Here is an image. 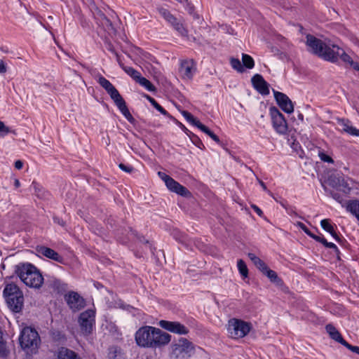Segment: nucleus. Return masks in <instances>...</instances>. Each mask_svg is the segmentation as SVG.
Listing matches in <instances>:
<instances>
[{
  "instance_id": "nucleus-31",
  "label": "nucleus",
  "mask_w": 359,
  "mask_h": 359,
  "mask_svg": "<svg viewBox=\"0 0 359 359\" xmlns=\"http://www.w3.org/2000/svg\"><path fill=\"white\" fill-rule=\"evenodd\" d=\"M237 267L242 277L245 278L248 276V269L243 259H238L237 261Z\"/></svg>"
},
{
  "instance_id": "nucleus-20",
  "label": "nucleus",
  "mask_w": 359,
  "mask_h": 359,
  "mask_svg": "<svg viewBox=\"0 0 359 359\" xmlns=\"http://www.w3.org/2000/svg\"><path fill=\"white\" fill-rule=\"evenodd\" d=\"M195 71L196 68L193 60H184L181 62L180 72L183 78L191 79Z\"/></svg>"
},
{
  "instance_id": "nucleus-48",
  "label": "nucleus",
  "mask_w": 359,
  "mask_h": 359,
  "mask_svg": "<svg viewBox=\"0 0 359 359\" xmlns=\"http://www.w3.org/2000/svg\"><path fill=\"white\" fill-rule=\"evenodd\" d=\"M348 349L352 351L353 353H355L358 355H359V346H353L350 344L348 347Z\"/></svg>"
},
{
  "instance_id": "nucleus-22",
  "label": "nucleus",
  "mask_w": 359,
  "mask_h": 359,
  "mask_svg": "<svg viewBox=\"0 0 359 359\" xmlns=\"http://www.w3.org/2000/svg\"><path fill=\"white\" fill-rule=\"evenodd\" d=\"M337 123L341 127L342 132L352 136L359 137V130L351 125L350 120L347 118H337Z\"/></svg>"
},
{
  "instance_id": "nucleus-38",
  "label": "nucleus",
  "mask_w": 359,
  "mask_h": 359,
  "mask_svg": "<svg viewBox=\"0 0 359 359\" xmlns=\"http://www.w3.org/2000/svg\"><path fill=\"white\" fill-rule=\"evenodd\" d=\"M191 140L192 142L198 148H199L201 149H205V146H204L203 143L202 142V141L200 140V138L198 136L193 135L192 137H191Z\"/></svg>"
},
{
  "instance_id": "nucleus-27",
  "label": "nucleus",
  "mask_w": 359,
  "mask_h": 359,
  "mask_svg": "<svg viewBox=\"0 0 359 359\" xmlns=\"http://www.w3.org/2000/svg\"><path fill=\"white\" fill-rule=\"evenodd\" d=\"M198 129H200L202 132L208 135L212 140H214L217 144L220 143L219 138L217 135H215L212 130H210L207 126H205L201 122H198Z\"/></svg>"
},
{
  "instance_id": "nucleus-50",
  "label": "nucleus",
  "mask_w": 359,
  "mask_h": 359,
  "mask_svg": "<svg viewBox=\"0 0 359 359\" xmlns=\"http://www.w3.org/2000/svg\"><path fill=\"white\" fill-rule=\"evenodd\" d=\"M142 242H144L146 244H148V247H149V249L150 250L152 254L154 253V248H152V245L150 244V243L149 242V241L147 240H145L144 238H143V241H142Z\"/></svg>"
},
{
  "instance_id": "nucleus-10",
  "label": "nucleus",
  "mask_w": 359,
  "mask_h": 359,
  "mask_svg": "<svg viewBox=\"0 0 359 359\" xmlns=\"http://www.w3.org/2000/svg\"><path fill=\"white\" fill-rule=\"evenodd\" d=\"M95 312L88 309L82 312L79 317V323L82 333L85 335L90 334L95 324Z\"/></svg>"
},
{
  "instance_id": "nucleus-13",
  "label": "nucleus",
  "mask_w": 359,
  "mask_h": 359,
  "mask_svg": "<svg viewBox=\"0 0 359 359\" xmlns=\"http://www.w3.org/2000/svg\"><path fill=\"white\" fill-rule=\"evenodd\" d=\"M158 12L181 35L186 36L187 34V30L184 25L168 10L161 8L158 10Z\"/></svg>"
},
{
  "instance_id": "nucleus-36",
  "label": "nucleus",
  "mask_w": 359,
  "mask_h": 359,
  "mask_svg": "<svg viewBox=\"0 0 359 359\" xmlns=\"http://www.w3.org/2000/svg\"><path fill=\"white\" fill-rule=\"evenodd\" d=\"M298 226L302 230L304 231V232L308 235L309 237L312 238L313 239H314L315 241L318 238V235H316L315 233H312L306 226L304 224L302 223V222H299L298 223Z\"/></svg>"
},
{
  "instance_id": "nucleus-16",
  "label": "nucleus",
  "mask_w": 359,
  "mask_h": 359,
  "mask_svg": "<svg viewBox=\"0 0 359 359\" xmlns=\"http://www.w3.org/2000/svg\"><path fill=\"white\" fill-rule=\"evenodd\" d=\"M251 82L253 88L261 95H268L270 93L269 85L264 80L261 74H256L252 79Z\"/></svg>"
},
{
  "instance_id": "nucleus-47",
  "label": "nucleus",
  "mask_w": 359,
  "mask_h": 359,
  "mask_svg": "<svg viewBox=\"0 0 359 359\" xmlns=\"http://www.w3.org/2000/svg\"><path fill=\"white\" fill-rule=\"evenodd\" d=\"M7 71L6 65L5 62L0 59V74H4Z\"/></svg>"
},
{
  "instance_id": "nucleus-1",
  "label": "nucleus",
  "mask_w": 359,
  "mask_h": 359,
  "mask_svg": "<svg viewBox=\"0 0 359 359\" xmlns=\"http://www.w3.org/2000/svg\"><path fill=\"white\" fill-rule=\"evenodd\" d=\"M306 44L309 50L325 61L337 63L340 58L348 64L353 69L358 62H354L345 50L335 44H327L325 42L311 34H307Z\"/></svg>"
},
{
  "instance_id": "nucleus-15",
  "label": "nucleus",
  "mask_w": 359,
  "mask_h": 359,
  "mask_svg": "<svg viewBox=\"0 0 359 359\" xmlns=\"http://www.w3.org/2000/svg\"><path fill=\"white\" fill-rule=\"evenodd\" d=\"M328 184L337 190L344 192L345 194H350L351 188L346 180L339 175H331L328 178Z\"/></svg>"
},
{
  "instance_id": "nucleus-42",
  "label": "nucleus",
  "mask_w": 359,
  "mask_h": 359,
  "mask_svg": "<svg viewBox=\"0 0 359 359\" xmlns=\"http://www.w3.org/2000/svg\"><path fill=\"white\" fill-rule=\"evenodd\" d=\"M263 274L266 272V271L269 269L266 264L260 259L255 266Z\"/></svg>"
},
{
  "instance_id": "nucleus-51",
  "label": "nucleus",
  "mask_w": 359,
  "mask_h": 359,
  "mask_svg": "<svg viewBox=\"0 0 359 359\" xmlns=\"http://www.w3.org/2000/svg\"><path fill=\"white\" fill-rule=\"evenodd\" d=\"M6 342L4 339V332L2 331L1 327H0V344Z\"/></svg>"
},
{
  "instance_id": "nucleus-53",
  "label": "nucleus",
  "mask_w": 359,
  "mask_h": 359,
  "mask_svg": "<svg viewBox=\"0 0 359 359\" xmlns=\"http://www.w3.org/2000/svg\"><path fill=\"white\" fill-rule=\"evenodd\" d=\"M108 50L110 52H111L112 53H114V55H116V53H117L111 44H109Z\"/></svg>"
},
{
  "instance_id": "nucleus-54",
  "label": "nucleus",
  "mask_w": 359,
  "mask_h": 359,
  "mask_svg": "<svg viewBox=\"0 0 359 359\" xmlns=\"http://www.w3.org/2000/svg\"><path fill=\"white\" fill-rule=\"evenodd\" d=\"M14 186H15V187L16 189L19 188L20 187V182L18 179H15V180H14Z\"/></svg>"
},
{
  "instance_id": "nucleus-57",
  "label": "nucleus",
  "mask_w": 359,
  "mask_h": 359,
  "mask_svg": "<svg viewBox=\"0 0 359 359\" xmlns=\"http://www.w3.org/2000/svg\"><path fill=\"white\" fill-rule=\"evenodd\" d=\"M38 184L35 182H33L32 184V186L34 187V189L35 190H36V187H37Z\"/></svg>"
},
{
  "instance_id": "nucleus-7",
  "label": "nucleus",
  "mask_w": 359,
  "mask_h": 359,
  "mask_svg": "<svg viewBox=\"0 0 359 359\" xmlns=\"http://www.w3.org/2000/svg\"><path fill=\"white\" fill-rule=\"evenodd\" d=\"M252 328V324L238 318H231L228 321L227 331L234 339H241L248 334Z\"/></svg>"
},
{
  "instance_id": "nucleus-49",
  "label": "nucleus",
  "mask_w": 359,
  "mask_h": 359,
  "mask_svg": "<svg viewBox=\"0 0 359 359\" xmlns=\"http://www.w3.org/2000/svg\"><path fill=\"white\" fill-rule=\"evenodd\" d=\"M23 167V162L20 160H18L15 162V168L18 170L22 169Z\"/></svg>"
},
{
  "instance_id": "nucleus-40",
  "label": "nucleus",
  "mask_w": 359,
  "mask_h": 359,
  "mask_svg": "<svg viewBox=\"0 0 359 359\" xmlns=\"http://www.w3.org/2000/svg\"><path fill=\"white\" fill-rule=\"evenodd\" d=\"M330 194L335 201L341 204L342 206H344V205L343 204V203L344 202L343 197L339 193L335 192L334 191H330Z\"/></svg>"
},
{
  "instance_id": "nucleus-32",
  "label": "nucleus",
  "mask_w": 359,
  "mask_h": 359,
  "mask_svg": "<svg viewBox=\"0 0 359 359\" xmlns=\"http://www.w3.org/2000/svg\"><path fill=\"white\" fill-rule=\"evenodd\" d=\"M242 65L248 69H252L255 66V61L253 58L248 54H242Z\"/></svg>"
},
{
  "instance_id": "nucleus-26",
  "label": "nucleus",
  "mask_w": 359,
  "mask_h": 359,
  "mask_svg": "<svg viewBox=\"0 0 359 359\" xmlns=\"http://www.w3.org/2000/svg\"><path fill=\"white\" fill-rule=\"evenodd\" d=\"M316 241L322 243L327 248L332 249L335 254L341 255V252L337 246L333 243L327 242V241L323 237V235L318 236Z\"/></svg>"
},
{
  "instance_id": "nucleus-18",
  "label": "nucleus",
  "mask_w": 359,
  "mask_h": 359,
  "mask_svg": "<svg viewBox=\"0 0 359 359\" xmlns=\"http://www.w3.org/2000/svg\"><path fill=\"white\" fill-rule=\"evenodd\" d=\"M54 355L55 359H83L78 353L65 346L59 347Z\"/></svg>"
},
{
  "instance_id": "nucleus-37",
  "label": "nucleus",
  "mask_w": 359,
  "mask_h": 359,
  "mask_svg": "<svg viewBox=\"0 0 359 359\" xmlns=\"http://www.w3.org/2000/svg\"><path fill=\"white\" fill-rule=\"evenodd\" d=\"M103 20L104 21V25H106L108 32L116 33V29L114 27L111 21L109 18H107L104 15H103Z\"/></svg>"
},
{
  "instance_id": "nucleus-12",
  "label": "nucleus",
  "mask_w": 359,
  "mask_h": 359,
  "mask_svg": "<svg viewBox=\"0 0 359 359\" xmlns=\"http://www.w3.org/2000/svg\"><path fill=\"white\" fill-rule=\"evenodd\" d=\"M65 300L73 311H78L86 306L85 299L79 293L74 291L65 294Z\"/></svg>"
},
{
  "instance_id": "nucleus-23",
  "label": "nucleus",
  "mask_w": 359,
  "mask_h": 359,
  "mask_svg": "<svg viewBox=\"0 0 359 359\" xmlns=\"http://www.w3.org/2000/svg\"><path fill=\"white\" fill-rule=\"evenodd\" d=\"M320 226L323 230L328 232L334 238V239L339 244H341L344 242V239L341 238L334 231V226L330 222V219H322L320 221Z\"/></svg>"
},
{
  "instance_id": "nucleus-2",
  "label": "nucleus",
  "mask_w": 359,
  "mask_h": 359,
  "mask_svg": "<svg viewBox=\"0 0 359 359\" xmlns=\"http://www.w3.org/2000/svg\"><path fill=\"white\" fill-rule=\"evenodd\" d=\"M135 341L138 346L144 348H161L170 343L171 335L161 329L152 326H143L135 333Z\"/></svg>"
},
{
  "instance_id": "nucleus-56",
  "label": "nucleus",
  "mask_w": 359,
  "mask_h": 359,
  "mask_svg": "<svg viewBox=\"0 0 359 359\" xmlns=\"http://www.w3.org/2000/svg\"><path fill=\"white\" fill-rule=\"evenodd\" d=\"M298 118H299V120H301V121H303V120H304V116H303V114H301V113H299V114H298Z\"/></svg>"
},
{
  "instance_id": "nucleus-59",
  "label": "nucleus",
  "mask_w": 359,
  "mask_h": 359,
  "mask_svg": "<svg viewBox=\"0 0 359 359\" xmlns=\"http://www.w3.org/2000/svg\"><path fill=\"white\" fill-rule=\"evenodd\" d=\"M60 283V281L59 280H55L54 281V285H59Z\"/></svg>"
},
{
  "instance_id": "nucleus-30",
  "label": "nucleus",
  "mask_w": 359,
  "mask_h": 359,
  "mask_svg": "<svg viewBox=\"0 0 359 359\" xmlns=\"http://www.w3.org/2000/svg\"><path fill=\"white\" fill-rule=\"evenodd\" d=\"M137 82L145 88L148 91L154 92L156 90V87L151 83V82L144 77L141 76Z\"/></svg>"
},
{
  "instance_id": "nucleus-21",
  "label": "nucleus",
  "mask_w": 359,
  "mask_h": 359,
  "mask_svg": "<svg viewBox=\"0 0 359 359\" xmlns=\"http://www.w3.org/2000/svg\"><path fill=\"white\" fill-rule=\"evenodd\" d=\"M325 330L329 334L331 339L341 344L346 348H348L350 344H348L341 336V333L336 329L332 324H327L325 326Z\"/></svg>"
},
{
  "instance_id": "nucleus-61",
  "label": "nucleus",
  "mask_w": 359,
  "mask_h": 359,
  "mask_svg": "<svg viewBox=\"0 0 359 359\" xmlns=\"http://www.w3.org/2000/svg\"><path fill=\"white\" fill-rule=\"evenodd\" d=\"M57 335L58 337H60L61 333H60V332H57Z\"/></svg>"
},
{
  "instance_id": "nucleus-41",
  "label": "nucleus",
  "mask_w": 359,
  "mask_h": 359,
  "mask_svg": "<svg viewBox=\"0 0 359 359\" xmlns=\"http://www.w3.org/2000/svg\"><path fill=\"white\" fill-rule=\"evenodd\" d=\"M0 133L3 137L11 133V129L1 121H0Z\"/></svg>"
},
{
  "instance_id": "nucleus-9",
  "label": "nucleus",
  "mask_w": 359,
  "mask_h": 359,
  "mask_svg": "<svg viewBox=\"0 0 359 359\" xmlns=\"http://www.w3.org/2000/svg\"><path fill=\"white\" fill-rule=\"evenodd\" d=\"M269 114L275 131L280 135H285L288 127L284 115L276 107H271L269 108Z\"/></svg>"
},
{
  "instance_id": "nucleus-25",
  "label": "nucleus",
  "mask_w": 359,
  "mask_h": 359,
  "mask_svg": "<svg viewBox=\"0 0 359 359\" xmlns=\"http://www.w3.org/2000/svg\"><path fill=\"white\" fill-rule=\"evenodd\" d=\"M264 275L267 276L271 283H274L278 287H282L284 285L283 280L280 277H278L277 273L275 271L270 269L269 268L266 271Z\"/></svg>"
},
{
  "instance_id": "nucleus-44",
  "label": "nucleus",
  "mask_w": 359,
  "mask_h": 359,
  "mask_svg": "<svg viewBox=\"0 0 359 359\" xmlns=\"http://www.w3.org/2000/svg\"><path fill=\"white\" fill-rule=\"evenodd\" d=\"M53 219L55 224H57L58 225H60L62 227L65 226V225H66V222L58 216H55V215L53 216Z\"/></svg>"
},
{
  "instance_id": "nucleus-4",
  "label": "nucleus",
  "mask_w": 359,
  "mask_h": 359,
  "mask_svg": "<svg viewBox=\"0 0 359 359\" xmlns=\"http://www.w3.org/2000/svg\"><path fill=\"white\" fill-rule=\"evenodd\" d=\"M99 84L107 91L111 100H114L115 104L123 114V116L130 123H133L135 118L130 114L126 103L118 90L113 84L102 76L98 78Z\"/></svg>"
},
{
  "instance_id": "nucleus-28",
  "label": "nucleus",
  "mask_w": 359,
  "mask_h": 359,
  "mask_svg": "<svg viewBox=\"0 0 359 359\" xmlns=\"http://www.w3.org/2000/svg\"><path fill=\"white\" fill-rule=\"evenodd\" d=\"M144 97L151 103V104L158 111H159L161 114L163 115H165V116H168L169 114L168 113V111L163 107H161L156 101L154 98H153L152 97H151L150 95H144Z\"/></svg>"
},
{
  "instance_id": "nucleus-5",
  "label": "nucleus",
  "mask_w": 359,
  "mask_h": 359,
  "mask_svg": "<svg viewBox=\"0 0 359 359\" xmlns=\"http://www.w3.org/2000/svg\"><path fill=\"white\" fill-rule=\"evenodd\" d=\"M3 296L11 311L14 313H19L22 311L24 305V296L16 284L7 283L4 289Z\"/></svg>"
},
{
  "instance_id": "nucleus-60",
  "label": "nucleus",
  "mask_w": 359,
  "mask_h": 359,
  "mask_svg": "<svg viewBox=\"0 0 359 359\" xmlns=\"http://www.w3.org/2000/svg\"><path fill=\"white\" fill-rule=\"evenodd\" d=\"M338 260H341L340 255L336 254Z\"/></svg>"
},
{
  "instance_id": "nucleus-34",
  "label": "nucleus",
  "mask_w": 359,
  "mask_h": 359,
  "mask_svg": "<svg viewBox=\"0 0 359 359\" xmlns=\"http://www.w3.org/2000/svg\"><path fill=\"white\" fill-rule=\"evenodd\" d=\"M182 115L189 123L193 124L194 126L198 128V126H199L198 122L201 121L198 120L196 118H195L190 112L187 111H184L182 112Z\"/></svg>"
},
{
  "instance_id": "nucleus-11",
  "label": "nucleus",
  "mask_w": 359,
  "mask_h": 359,
  "mask_svg": "<svg viewBox=\"0 0 359 359\" xmlns=\"http://www.w3.org/2000/svg\"><path fill=\"white\" fill-rule=\"evenodd\" d=\"M158 325L161 328L179 335H186L189 332L186 326L178 321L161 320L159 321Z\"/></svg>"
},
{
  "instance_id": "nucleus-52",
  "label": "nucleus",
  "mask_w": 359,
  "mask_h": 359,
  "mask_svg": "<svg viewBox=\"0 0 359 359\" xmlns=\"http://www.w3.org/2000/svg\"><path fill=\"white\" fill-rule=\"evenodd\" d=\"M116 60H117V62L118 63V65H120V67L122 68V66H124V65L121 62V60L120 59V56L118 55V53H116Z\"/></svg>"
},
{
  "instance_id": "nucleus-14",
  "label": "nucleus",
  "mask_w": 359,
  "mask_h": 359,
  "mask_svg": "<svg viewBox=\"0 0 359 359\" xmlns=\"http://www.w3.org/2000/svg\"><path fill=\"white\" fill-rule=\"evenodd\" d=\"M273 93L278 105L284 112L291 114L294 111L293 103L286 94L275 90Z\"/></svg>"
},
{
  "instance_id": "nucleus-24",
  "label": "nucleus",
  "mask_w": 359,
  "mask_h": 359,
  "mask_svg": "<svg viewBox=\"0 0 359 359\" xmlns=\"http://www.w3.org/2000/svg\"><path fill=\"white\" fill-rule=\"evenodd\" d=\"M346 209L354 215L359 222V200H349L346 202Z\"/></svg>"
},
{
  "instance_id": "nucleus-19",
  "label": "nucleus",
  "mask_w": 359,
  "mask_h": 359,
  "mask_svg": "<svg viewBox=\"0 0 359 359\" xmlns=\"http://www.w3.org/2000/svg\"><path fill=\"white\" fill-rule=\"evenodd\" d=\"M36 250L38 253L42 255L43 256L48 259H53L61 264L63 263V257L61 255H60L56 251L50 248L43 245H40L36 247Z\"/></svg>"
},
{
  "instance_id": "nucleus-8",
  "label": "nucleus",
  "mask_w": 359,
  "mask_h": 359,
  "mask_svg": "<svg viewBox=\"0 0 359 359\" xmlns=\"http://www.w3.org/2000/svg\"><path fill=\"white\" fill-rule=\"evenodd\" d=\"M158 175L165 182L169 191L187 198L192 197L191 191L166 173L159 171Z\"/></svg>"
},
{
  "instance_id": "nucleus-55",
  "label": "nucleus",
  "mask_w": 359,
  "mask_h": 359,
  "mask_svg": "<svg viewBox=\"0 0 359 359\" xmlns=\"http://www.w3.org/2000/svg\"><path fill=\"white\" fill-rule=\"evenodd\" d=\"M259 184H260V185L262 186V187L263 188L264 190H266L267 189L266 186L264 182H263L262 181H259Z\"/></svg>"
},
{
  "instance_id": "nucleus-58",
  "label": "nucleus",
  "mask_w": 359,
  "mask_h": 359,
  "mask_svg": "<svg viewBox=\"0 0 359 359\" xmlns=\"http://www.w3.org/2000/svg\"><path fill=\"white\" fill-rule=\"evenodd\" d=\"M355 69V70H356V71L359 72V63H358V64H357V65H355V66L354 67V69Z\"/></svg>"
},
{
  "instance_id": "nucleus-29",
  "label": "nucleus",
  "mask_w": 359,
  "mask_h": 359,
  "mask_svg": "<svg viewBox=\"0 0 359 359\" xmlns=\"http://www.w3.org/2000/svg\"><path fill=\"white\" fill-rule=\"evenodd\" d=\"M123 70L131 76L136 82L142 76L141 74L132 67L122 66Z\"/></svg>"
},
{
  "instance_id": "nucleus-33",
  "label": "nucleus",
  "mask_w": 359,
  "mask_h": 359,
  "mask_svg": "<svg viewBox=\"0 0 359 359\" xmlns=\"http://www.w3.org/2000/svg\"><path fill=\"white\" fill-rule=\"evenodd\" d=\"M230 64L232 68L236 70L238 72L242 73L244 72L243 66L241 62L238 58L231 57L230 59Z\"/></svg>"
},
{
  "instance_id": "nucleus-46",
  "label": "nucleus",
  "mask_w": 359,
  "mask_h": 359,
  "mask_svg": "<svg viewBox=\"0 0 359 359\" xmlns=\"http://www.w3.org/2000/svg\"><path fill=\"white\" fill-rule=\"evenodd\" d=\"M252 208L254 210V211L259 216V217H262L263 215V212L262 210L256 205H254L252 204L251 205Z\"/></svg>"
},
{
  "instance_id": "nucleus-43",
  "label": "nucleus",
  "mask_w": 359,
  "mask_h": 359,
  "mask_svg": "<svg viewBox=\"0 0 359 359\" xmlns=\"http://www.w3.org/2000/svg\"><path fill=\"white\" fill-rule=\"evenodd\" d=\"M118 168L121 170H123V171H124V172H126L127 173H131L133 171V170H134V168L132 165H126L124 163H120L118 165Z\"/></svg>"
},
{
  "instance_id": "nucleus-45",
  "label": "nucleus",
  "mask_w": 359,
  "mask_h": 359,
  "mask_svg": "<svg viewBox=\"0 0 359 359\" xmlns=\"http://www.w3.org/2000/svg\"><path fill=\"white\" fill-rule=\"evenodd\" d=\"M249 259L252 262L255 266H256L257 263L261 259L255 254L250 252L248 255Z\"/></svg>"
},
{
  "instance_id": "nucleus-3",
  "label": "nucleus",
  "mask_w": 359,
  "mask_h": 359,
  "mask_svg": "<svg viewBox=\"0 0 359 359\" xmlns=\"http://www.w3.org/2000/svg\"><path fill=\"white\" fill-rule=\"evenodd\" d=\"M15 273L27 286L40 288L43 283V277L39 270L32 264L19 263L15 266Z\"/></svg>"
},
{
  "instance_id": "nucleus-17",
  "label": "nucleus",
  "mask_w": 359,
  "mask_h": 359,
  "mask_svg": "<svg viewBox=\"0 0 359 359\" xmlns=\"http://www.w3.org/2000/svg\"><path fill=\"white\" fill-rule=\"evenodd\" d=\"M194 350L191 342L185 338H180L179 343L172 345V351L177 357L182 353H189Z\"/></svg>"
},
{
  "instance_id": "nucleus-35",
  "label": "nucleus",
  "mask_w": 359,
  "mask_h": 359,
  "mask_svg": "<svg viewBox=\"0 0 359 359\" xmlns=\"http://www.w3.org/2000/svg\"><path fill=\"white\" fill-rule=\"evenodd\" d=\"M10 350L8 348L7 343L0 344V359H8Z\"/></svg>"
},
{
  "instance_id": "nucleus-6",
  "label": "nucleus",
  "mask_w": 359,
  "mask_h": 359,
  "mask_svg": "<svg viewBox=\"0 0 359 359\" xmlns=\"http://www.w3.org/2000/svg\"><path fill=\"white\" fill-rule=\"evenodd\" d=\"M19 343L27 353H36L41 343L38 332L32 327H25L20 332Z\"/></svg>"
},
{
  "instance_id": "nucleus-39",
  "label": "nucleus",
  "mask_w": 359,
  "mask_h": 359,
  "mask_svg": "<svg viewBox=\"0 0 359 359\" xmlns=\"http://www.w3.org/2000/svg\"><path fill=\"white\" fill-rule=\"evenodd\" d=\"M318 156H319L320 159L323 162H326V163H334V160L332 159V158L331 156L327 155L325 153H324L323 151L319 152Z\"/></svg>"
}]
</instances>
